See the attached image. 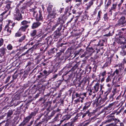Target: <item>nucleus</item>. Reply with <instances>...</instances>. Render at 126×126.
<instances>
[{"instance_id": "nucleus-38", "label": "nucleus", "mask_w": 126, "mask_h": 126, "mask_svg": "<svg viewBox=\"0 0 126 126\" xmlns=\"http://www.w3.org/2000/svg\"><path fill=\"white\" fill-rule=\"evenodd\" d=\"M31 119V117H30V116H29L26 117L25 118V120H26L27 122L28 121H29Z\"/></svg>"}, {"instance_id": "nucleus-50", "label": "nucleus", "mask_w": 126, "mask_h": 126, "mask_svg": "<svg viewBox=\"0 0 126 126\" xmlns=\"http://www.w3.org/2000/svg\"><path fill=\"white\" fill-rule=\"evenodd\" d=\"M75 95L76 96V97L77 98L78 97H80V94H79L78 93H76L75 94Z\"/></svg>"}, {"instance_id": "nucleus-39", "label": "nucleus", "mask_w": 126, "mask_h": 126, "mask_svg": "<svg viewBox=\"0 0 126 126\" xmlns=\"http://www.w3.org/2000/svg\"><path fill=\"white\" fill-rule=\"evenodd\" d=\"M13 114V112L12 111H9L8 113L7 116H10Z\"/></svg>"}, {"instance_id": "nucleus-43", "label": "nucleus", "mask_w": 126, "mask_h": 126, "mask_svg": "<svg viewBox=\"0 0 126 126\" xmlns=\"http://www.w3.org/2000/svg\"><path fill=\"white\" fill-rule=\"evenodd\" d=\"M123 35V37L125 39V41H126V30L125 31Z\"/></svg>"}, {"instance_id": "nucleus-54", "label": "nucleus", "mask_w": 126, "mask_h": 126, "mask_svg": "<svg viewBox=\"0 0 126 126\" xmlns=\"http://www.w3.org/2000/svg\"><path fill=\"white\" fill-rule=\"evenodd\" d=\"M114 72L117 75H118L119 74V71L117 69H116Z\"/></svg>"}, {"instance_id": "nucleus-49", "label": "nucleus", "mask_w": 126, "mask_h": 126, "mask_svg": "<svg viewBox=\"0 0 126 126\" xmlns=\"http://www.w3.org/2000/svg\"><path fill=\"white\" fill-rule=\"evenodd\" d=\"M6 8H11L10 7V3L7 4Z\"/></svg>"}, {"instance_id": "nucleus-30", "label": "nucleus", "mask_w": 126, "mask_h": 126, "mask_svg": "<svg viewBox=\"0 0 126 126\" xmlns=\"http://www.w3.org/2000/svg\"><path fill=\"white\" fill-rule=\"evenodd\" d=\"M36 31L34 30L31 32V34L32 36H34L36 34Z\"/></svg>"}, {"instance_id": "nucleus-24", "label": "nucleus", "mask_w": 126, "mask_h": 126, "mask_svg": "<svg viewBox=\"0 0 126 126\" xmlns=\"http://www.w3.org/2000/svg\"><path fill=\"white\" fill-rule=\"evenodd\" d=\"M69 119V118H68L66 115L64 116L62 118V120L61 121L60 124L65 121Z\"/></svg>"}, {"instance_id": "nucleus-29", "label": "nucleus", "mask_w": 126, "mask_h": 126, "mask_svg": "<svg viewBox=\"0 0 126 126\" xmlns=\"http://www.w3.org/2000/svg\"><path fill=\"white\" fill-rule=\"evenodd\" d=\"M62 126H73V123L71 122L66 123Z\"/></svg>"}, {"instance_id": "nucleus-61", "label": "nucleus", "mask_w": 126, "mask_h": 126, "mask_svg": "<svg viewBox=\"0 0 126 126\" xmlns=\"http://www.w3.org/2000/svg\"><path fill=\"white\" fill-rule=\"evenodd\" d=\"M104 79L105 78L104 77H103L102 78L101 80V82H103L104 81Z\"/></svg>"}, {"instance_id": "nucleus-52", "label": "nucleus", "mask_w": 126, "mask_h": 126, "mask_svg": "<svg viewBox=\"0 0 126 126\" xmlns=\"http://www.w3.org/2000/svg\"><path fill=\"white\" fill-rule=\"evenodd\" d=\"M81 99H82L81 98V97H79V98H78L77 99H78V101H79V102H80L81 101V103H82L83 101Z\"/></svg>"}, {"instance_id": "nucleus-15", "label": "nucleus", "mask_w": 126, "mask_h": 126, "mask_svg": "<svg viewBox=\"0 0 126 126\" xmlns=\"http://www.w3.org/2000/svg\"><path fill=\"white\" fill-rule=\"evenodd\" d=\"M43 44V43H37L35 44L32 47V49L33 50V48H35V49H36V48L39 47L40 46H41Z\"/></svg>"}, {"instance_id": "nucleus-10", "label": "nucleus", "mask_w": 126, "mask_h": 126, "mask_svg": "<svg viewBox=\"0 0 126 126\" xmlns=\"http://www.w3.org/2000/svg\"><path fill=\"white\" fill-rule=\"evenodd\" d=\"M40 24L41 23L38 22H34L33 24L32 28L33 29H35L39 26Z\"/></svg>"}, {"instance_id": "nucleus-64", "label": "nucleus", "mask_w": 126, "mask_h": 126, "mask_svg": "<svg viewBox=\"0 0 126 126\" xmlns=\"http://www.w3.org/2000/svg\"><path fill=\"white\" fill-rule=\"evenodd\" d=\"M24 125V124L23 123H21L18 126H23Z\"/></svg>"}, {"instance_id": "nucleus-45", "label": "nucleus", "mask_w": 126, "mask_h": 126, "mask_svg": "<svg viewBox=\"0 0 126 126\" xmlns=\"http://www.w3.org/2000/svg\"><path fill=\"white\" fill-rule=\"evenodd\" d=\"M111 80V79L110 78V76H109L106 79V82H108Z\"/></svg>"}, {"instance_id": "nucleus-7", "label": "nucleus", "mask_w": 126, "mask_h": 126, "mask_svg": "<svg viewBox=\"0 0 126 126\" xmlns=\"http://www.w3.org/2000/svg\"><path fill=\"white\" fill-rule=\"evenodd\" d=\"M7 49L4 47H2L0 48V56L2 57L6 53Z\"/></svg>"}, {"instance_id": "nucleus-8", "label": "nucleus", "mask_w": 126, "mask_h": 126, "mask_svg": "<svg viewBox=\"0 0 126 126\" xmlns=\"http://www.w3.org/2000/svg\"><path fill=\"white\" fill-rule=\"evenodd\" d=\"M100 89V84L99 82H97V83L92 88L93 90H94L95 92L97 93Z\"/></svg>"}, {"instance_id": "nucleus-25", "label": "nucleus", "mask_w": 126, "mask_h": 126, "mask_svg": "<svg viewBox=\"0 0 126 126\" xmlns=\"http://www.w3.org/2000/svg\"><path fill=\"white\" fill-rule=\"evenodd\" d=\"M126 51H125V49H122L121 51L120 52V55L122 56H124L126 55Z\"/></svg>"}, {"instance_id": "nucleus-28", "label": "nucleus", "mask_w": 126, "mask_h": 126, "mask_svg": "<svg viewBox=\"0 0 126 126\" xmlns=\"http://www.w3.org/2000/svg\"><path fill=\"white\" fill-rule=\"evenodd\" d=\"M105 42V41L103 40H100L98 44L101 46H104L103 44Z\"/></svg>"}, {"instance_id": "nucleus-53", "label": "nucleus", "mask_w": 126, "mask_h": 126, "mask_svg": "<svg viewBox=\"0 0 126 126\" xmlns=\"http://www.w3.org/2000/svg\"><path fill=\"white\" fill-rule=\"evenodd\" d=\"M35 8H32L30 9V11L31 13H32L34 11Z\"/></svg>"}, {"instance_id": "nucleus-47", "label": "nucleus", "mask_w": 126, "mask_h": 126, "mask_svg": "<svg viewBox=\"0 0 126 126\" xmlns=\"http://www.w3.org/2000/svg\"><path fill=\"white\" fill-rule=\"evenodd\" d=\"M82 0H76V2H79V4H76V6H77V7H78L79 5L80 4V2H81V1Z\"/></svg>"}, {"instance_id": "nucleus-42", "label": "nucleus", "mask_w": 126, "mask_h": 126, "mask_svg": "<svg viewBox=\"0 0 126 126\" xmlns=\"http://www.w3.org/2000/svg\"><path fill=\"white\" fill-rule=\"evenodd\" d=\"M100 16H97V22H95L94 24H96L97 23V22L98 21H99V20H100Z\"/></svg>"}, {"instance_id": "nucleus-40", "label": "nucleus", "mask_w": 126, "mask_h": 126, "mask_svg": "<svg viewBox=\"0 0 126 126\" xmlns=\"http://www.w3.org/2000/svg\"><path fill=\"white\" fill-rule=\"evenodd\" d=\"M59 24L58 23H56L55 24V25L53 26V27L52 28V30H54L56 28L57 26L59 25Z\"/></svg>"}, {"instance_id": "nucleus-22", "label": "nucleus", "mask_w": 126, "mask_h": 126, "mask_svg": "<svg viewBox=\"0 0 126 126\" xmlns=\"http://www.w3.org/2000/svg\"><path fill=\"white\" fill-rule=\"evenodd\" d=\"M30 45V44H29L28 43L27 44L23 47L20 48V50H22V51H23L25 49H27L29 47Z\"/></svg>"}, {"instance_id": "nucleus-5", "label": "nucleus", "mask_w": 126, "mask_h": 126, "mask_svg": "<svg viewBox=\"0 0 126 126\" xmlns=\"http://www.w3.org/2000/svg\"><path fill=\"white\" fill-rule=\"evenodd\" d=\"M115 112H113L110 114L108 116L106 117V118L108 119L107 120H106L105 123H110L112 121H114V119L112 118V117L114 116V115L115 113Z\"/></svg>"}, {"instance_id": "nucleus-62", "label": "nucleus", "mask_w": 126, "mask_h": 126, "mask_svg": "<svg viewBox=\"0 0 126 126\" xmlns=\"http://www.w3.org/2000/svg\"><path fill=\"white\" fill-rule=\"evenodd\" d=\"M60 23H61L62 24H63V23H64V21H63V20H60Z\"/></svg>"}, {"instance_id": "nucleus-48", "label": "nucleus", "mask_w": 126, "mask_h": 126, "mask_svg": "<svg viewBox=\"0 0 126 126\" xmlns=\"http://www.w3.org/2000/svg\"><path fill=\"white\" fill-rule=\"evenodd\" d=\"M58 115H57L54 118L53 120V121H57L58 119Z\"/></svg>"}, {"instance_id": "nucleus-12", "label": "nucleus", "mask_w": 126, "mask_h": 126, "mask_svg": "<svg viewBox=\"0 0 126 126\" xmlns=\"http://www.w3.org/2000/svg\"><path fill=\"white\" fill-rule=\"evenodd\" d=\"M35 17L36 18V20L38 21L41 20L43 18L42 16L40 13H39V15L37 14L36 15Z\"/></svg>"}, {"instance_id": "nucleus-6", "label": "nucleus", "mask_w": 126, "mask_h": 126, "mask_svg": "<svg viewBox=\"0 0 126 126\" xmlns=\"http://www.w3.org/2000/svg\"><path fill=\"white\" fill-rule=\"evenodd\" d=\"M87 92L89 94V95L91 96L92 98H94L95 96L96 95L95 93H96L95 92L94 90H93L92 89H88Z\"/></svg>"}, {"instance_id": "nucleus-63", "label": "nucleus", "mask_w": 126, "mask_h": 126, "mask_svg": "<svg viewBox=\"0 0 126 126\" xmlns=\"http://www.w3.org/2000/svg\"><path fill=\"white\" fill-rule=\"evenodd\" d=\"M74 101L76 103H78L79 102V101H78V100L77 99L76 100H74Z\"/></svg>"}, {"instance_id": "nucleus-37", "label": "nucleus", "mask_w": 126, "mask_h": 126, "mask_svg": "<svg viewBox=\"0 0 126 126\" xmlns=\"http://www.w3.org/2000/svg\"><path fill=\"white\" fill-rule=\"evenodd\" d=\"M21 35V34L19 32H17L15 34V37H20Z\"/></svg>"}, {"instance_id": "nucleus-16", "label": "nucleus", "mask_w": 126, "mask_h": 126, "mask_svg": "<svg viewBox=\"0 0 126 126\" xmlns=\"http://www.w3.org/2000/svg\"><path fill=\"white\" fill-rule=\"evenodd\" d=\"M125 44V42H123L121 44V46H120V47L122 49H125L126 48V44Z\"/></svg>"}, {"instance_id": "nucleus-44", "label": "nucleus", "mask_w": 126, "mask_h": 126, "mask_svg": "<svg viewBox=\"0 0 126 126\" xmlns=\"http://www.w3.org/2000/svg\"><path fill=\"white\" fill-rule=\"evenodd\" d=\"M25 0H22L21 1H20L19 3L17 4V7H19V6L20 5L21 3H22Z\"/></svg>"}, {"instance_id": "nucleus-60", "label": "nucleus", "mask_w": 126, "mask_h": 126, "mask_svg": "<svg viewBox=\"0 0 126 126\" xmlns=\"http://www.w3.org/2000/svg\"><path fill=\"white\" fill-rule=\"evenodd\" d=\"M58 76L57 74H55L53 75V78H57V76Z\"/></svg>"}, {"instance_id": "nucleus-13", "label": "nucleus", "mask_w": 126, "mask_h": 126, "mask_svg": "<svg viewBox=\"0 0 126 126\" xmlns=\"http://www.w3.org/2000/svg\"><path fill=\"white\" fill-rule=\"evenodd\" d=\"M102 0H97V5L98 7H100L103 4Z\"/></svg>"}, {"instance_id": "nucleus-2", "label": "nucleus", "mask_w": 126, "mask_h": 126, "mask_svg": "<svg viewBox=\"0 0 126 126\" xmlns=\"http://www.w3.org/2000/svg\"><path fill=\"white\" fill-rule=\"evenodd\" d=\"M126 25V20L125 17H121L118 21V23L115 25L116 27L124 26Z\"/></svg>"}, {"instance_id": "nucleus-27", "label": "nucleus", "mask_w": 126, "mask_h": 126, "mask_svg": "<svg viewBox=\"0 0 126 126\" xmlns=\"http://www.w3.org/2000/svg\"><path fill=\"white\" fill-rule=\"evenodd\" d=\"M107 98L106 96L105 98H104L102 99V100H100L98 103L100 104H101L103 103L107 99Z\"/></svg>"}, {"instance_id": "nucleus-19", "label": "nucleus", "mask_w": 126, "mask_h": 126, "mask_svg": "<svg viewBox=\"0 0 126 126\" xmlns=\"http://www.w3.org/2000/svg\"><path fill=\"white\" fill-rule=\"evenodd\" d=\"M36 112L35 111H34L31 113V114L29 115L31 118H33L35 116L36 114Z\"/></svg>"}, {"instance_id": "nucleus-32", "label": "nucleus", "mask_w": 126, "mask_h": 126, "mask_svg": "<svg viewBox=\"0 0 126 126\" xmlns=\"http://www.w3.org/2000/svg\"><path fill=\"white\" fill-rule=\"evenodd\" d=\"M32 47H31V48H30L29 49V50H27V51L25 52V53H24L23 54H22L21 55V56H23V55H25L26 54V53H28V52L30 50H31V52H32Z\"/></svg>"}, {"instance_id": "nucleus-46", "label": "nucleus", "mask_w": 126, "mask_h": 126, "mask_svg": "<svg viewBox=\"0 0 126 126\" xmlns=\"http://www.w3.org/2000/svg\"><path fill=\"white\" fill-rule=\"evenodd\" d=\"M101 76H103L104 77L105 75L106 74V71H104L102 73H101Z\"/></svg>"}, {"instance_id": "nucleus-26", "label": "nucleus", "mask_w": 126, "mask_h": 126, "mask_svg": "<svg viewBox=\"0 0 126 126\" xmlns=\"http://www.w3.org/2000/svg\"><path fill=\"white\" fill-rule=\"evenodd\" d=\"M30 21H27L25 20H24L21 22V24L23 25H25L28 23H30Z\"/></svg>"}, {"instance_id": "nucleus-34", "label": "nucleus", "mask_w": 126, "mask_h": 126, "mask_svg": "<svg viewBox=\"0 0 126 126\" xmlns=\"http://www.w3.org/2000/svg\"><path fill=\"white\" fill-rule=\"evenodd\" d=\"M63 50H61L60 51L57 53L56 56L57 57H59L62 54V52H63Z\"/></svg>"}, {"instance_id": "nucleus-36", "label": "nucleus", "mask_w": 126, "mask_h": 126, "mask_svg": "<svg viewBox=\"0 0 126 126\" xmlns=\"http://www.w3.org/2000/svg\"><path fill=\"white\" fill-rule=\"evenodd\" d=\"M28 75V73H24V74L22 77V78L23 79H25L26 78Z\"/></svg>"}, {"instance_id": "nucleus-4", "label": "nucleus", "mask_w": 126, "mask_h": 126, "mask_svg": "<svg viewBox=\"0 0 126 126\" xmlns=\"http://www.w3.org/2000/svg\"><path fill=\"white\" fill-rule=\"evenodd\" d=\"M115 103L114 102L110 104L107 107H106L104 108V110L105 111V114H107L110 113L111 111L110 110L112 109L111 107Z\"/></svg>"}, {"instance_id": "nucleus-1", "label": "nucleus", "mask_w": 126, "mask_h": 126, "mask_svg": "<svg viewBox=\"0 0 126 126\" xmlns=\"http://www.w3.org/2000/svg\"><path fill=\"white\" fill-rule=\"evenodd\" d=\"M23 8H15L14 13V19L18 21L22 19V17L20 13L22 12Z\"/></svg>"}, {"instance_id": "nucleus-17", "label": "nucleus", "mask_w": 126, "mask_h": 126, "mask_svg": "<svg viewBox=\"0 0 126 126\" xmlns=\"http://www.w3.org/2000/svg\"><path fill=\"white\" fill-rule=\"evenodd\" d=\"M71 10V8H65V13L66 14L68 13L69 15H71V13H70Z\"/></svg>"}, {"instance_id": "nucleus-35", "label": "nucleus", "mask_w": 126, "mask_h": 126, "mask_svg": "<svg viewBox=\"0 0 126 126\" xmlns=\"http://www.w3.org/2000/svg\"><path fill=\"white\" fill-rule=\"evenodd\" d=\"M104 18L105 21H107L108 18V17L107 16V14H105L104 16Z\"/></svg>"}, {"instance_id": "nucleus-9", "label": "nucleus", "mask_w": 126, "mask_h": 126, "mask_svg": "<svg viewBox=\"0 0 126 126\" xmlns=\"http://www.w3.org/2000/svg\"><path fill=\"white\" fill-rule=\"evenodd\" d=\"M91 104V103L90 102H87L85 104V106L83 108V110H86L90 106Z\"/></svg>"}, {"instance_id": "nucleus-57", "label": "nucleus", "mask_w": 126, "mask_h": 126, "mask_svg": "<svg viewBox=\"0 0 126 126\" xmlns=\"http://www.w3.org/2000/svg\"><path fill=\"white\" fill-rule=\"evenodd\" d=\"M7 10H6L4 11L3 12L2 14H1V15L2 16L4 15V14H5L7 12Z\"/></svg>"}, {"instance_id": "nucleus-58", "label": "nucleus", "mask_w": 126, "mask_h": 126, "mask_svg": "<svg viewBox=\"0 0 126 126\" xmlns=\"http://www.w3.org/2000/svg\"><path fill=\"white\" fill-rule=\"evenodd\" d=\"M55 113V111H53V112H52L51 114V117L53 116L54 115Z\"/></svg>"}, {"instance_id": "nucleus-59", "label": "nucleus", "mask_w": 126, "mask_h": 126, "mask_svg": "<svg viewBox=\"0 0 126 126\" xmlns=\"http://www.w3.org/2000/svg\"><path fill=\"white\" fill-rule=\"evenodd\" d=\"M87 113H84L82 115V118H83L85 116Z\"/></svg>"}, {"instance_id": "nucleus-3", "label": "nucleus", "mask_w": 126, "mask_h": 126, "mask_svg": "<svg viewBox=\"0 0 126 126\" xmlns=\"http://www.w3.org/2000/svg\"><path fill=\"white\" fill-rule=\"evenodd\" d=\"M9 23L6 25L5 27V32L6 33V35H10L11 32V30L12 28V27H10L9 26Z\"/></svg>"}, {"instance_id": "nucleus-18", "label": "nucleus", "mask_w": 126, "mask_h": 126, "mask_svg": "<svg viewBox=\"0 0 126 126\" xmlns=\"http://www.w3.org/2000/svg\"><path fill=\"white\" fill-rule=\"evenodd\" d=\"M7 48L8 50L11 51L13 49V47L11 44H9L7 46Z\"/></svg>"}, {"instance_id": "nucleus-20", "label": "nucleus", "mask_w": 126, "mask_h": 126, "mask_svg": "<svg viewBox=\"0 0 126 126\" xmlns=\"http://www.w3.org/2000/svg\"><path fill=\"white\" fill-rule=\"evenodd\" d=\"M36 112L35 111H34L31 113V114L29 115L31 118H33L35 116L36 114Z\"/></svg>"}, {"instance_id": "nucleus-21", "label": "nucleus", "mask_w": 126, "mask_h": 126, "mask_svg": "<svg viewBox=\"0 0 126 126\" xmlns=\"http://www.w3.org/2000/svg\"><path fill=\"white\" fill-rule=\"evenodd\" d=\"M36 112L35 111H34L31 113V114L29 115L31 118H33L35 116L36 114Z\"/></svg>"}, {"instance_id": "nucleus-55", "label": "nucleus", "mask_w": 126, "mask_h": 126, "mask_svg": "<svg viewBox=\"0 0 126 126\" xmlns=\"http://www.w3.org/2000/svg\"><path fill=\"white\" fill-rule=\"evenodd\" d=\"M53 7V6L51 3H49L48 8H52Z\"/></svg>"}, {"instance_id": "nucleus-56", "label": "nucleus", "mask_w": 126, "mask_h": 126, "mask_svg": "<svg viewBox=\"0 0 126 126\" xmlns=\"http://www.w3.org/2000/svg\"><path fill=\"white\" fill-rule=\"evenodd\" d=\"M86 55V53L85 52H84L83 54L80 57L81 58H82L84 57Z\"/></svg>"}, {"instance_id": "nucleus-33", "label": "nucleus", "mask_w": 126, "mask_h": 126, "mask_svg": "<svg viewBox=\"0 0 126 126\" xmlns=\"http://www.w3.org/2000/svg\"><path fill=\"white\" fill-rule=\"evenodd\" d=\"M4 44V40L2 38L0 39V47L2 46Z\"/></svg>"}, {"instance_id": "nucleus-51", "label": "nucleus", "mask_w": 126, "mask_h": 126, "mask_svg": "<svg viewBox=\"0 0 126 126\" xmlns=\"http://www.w3.org/2000/svg\"><path fill=\"white\" fill-rule=\"evenodd\" d=\"M10 77H11L10 76H8L7 77V78L6 80V82H8L9 81Z\"/></svg>"}, {"instance_id": "nucleus-23", "label": "nucleus", "mask_w": 126, "mask_h": 126, "mask_svg": "<svg viewBox=\"0 0 126 126\" xmlns=\"http://www.w3.org/2000/svg\"><path fill=\"white\" fill-rule=\"evenodd\" d=\"M111 0H106L105 3H106V6L108 7V6L110 5L111 3Z\"/></svg>"}, {"instance_id": "nucleus-41", "label": "nucleus", "mask_w": 126, "mask_h": 126, "mask_svg": "<svg viewBox=\"0 0 126 126\" xmlns=\"http://www.w3.org/2000/svg\"><path fill=\"white\" fill-rule=\"evenodd\" d=\"M114 121L115 124H116L118 122H120V121L119 120H118L116 119H114Z\"/></svg>"}, {"instance_id": "nucleus-31", "label": "nucleus", "mask_w": 126, "mask_h": 126, "mask_svg": "<svg viewBox=\"0 0 126 126\" xmlns=\"http://www.w3.org/2000/svg\"><path fill=\"white\" fill-rule=\"evenodd\" d=\"M26 36L24 35L22 36L21 38H20L19 40L18 41L19 42H22L24 39L25 38Z\"/></svg>"}, {"instance_id": "nucleus-14", "label": "nucleus", "mask_w": 126, "mask_h": 126, "mask_svg": "<svg viewBox=\"0 0 126 126\" xmlns=\"http://www.w3.org/2000/svg\"><path fill=\"white\" fill-rule=\"evenodd\" d=\"M62 25H60L59 27L57 29V30H56V32H57L58 31V32L56 34V36H60L61 35V33L59 32V31L61 30L62 29Z\"/></svg>"}, {"instance_id": "nucleus-11", "label": "nucleus", "mask_w": 126, "mask_h": 126, "mask_svg": "<svg viewBox=\"0 0 126 126\" xmlns=\"http://www.w3.org/2000/svg\"><path fill=\"white\" fill-rule=\"evenodd\" d=\"M29 26V25H26L24 26H22L19 29V30L22 31H24Z\"/></svg>"}]
</instances>
